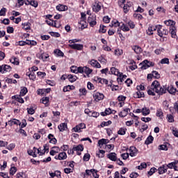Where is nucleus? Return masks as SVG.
<instances>
[{
  "mask_svg": "<svg viewBox=\"0 0 178 178\" xmlns=\"http://www.w3.org/2000/svg\"><path fill=\"white\" fill-rule=\"evenodd\" d=\"M26 92H29L27 88H26V87L21 88V90H20V93H19L21 97H24V95H26Z\"/></svg>",
  "mask_w": 178,
  "mask_h": 178,
  "instance_id": "ea45409f",
  "label": "nucleus"
},
{
  "mask_svg": "<svg viewBox=\"0 0 178 178\" xmlns=\"http://www.w3.org/2000/svg\"><path fill=\"white\" fill-rule=\"evenodd\" d=\"M130 8H131V2H128L123 7L124 13H128L129 11L130 10Z\"/></svg>",
  "mask_w": 178,
  "mask_h": 178,
  "instance_id": "393cba45",
  "label": "nucleus"
},
{
  "mask_svg": "<svg viewBox=\"0 0 178 178\" xmlns=\"http://www.w3.org/2000/svg\"><path fill=\"white\" fill-rule=\"evenodd\" d=\"M127 78V76L123 75V73H122L121 76H119V78L117 79L118 83H120V84H122L124 80Z\"/></svg>",
  "mask_w": 178,
  "mask_h": 178,
  "instance_id": "473e14b6",
  "label": "nucleus"
},
{
  "mask_svg": "<svg viewBox=\"0 0 178 178\" xmlns=\"http://www.w3.org/2000/svg\"><path fill=\"white\" fill-rule=\"evenodd\" d=\"M135 98H143L144 97V92L143 90H138L134 95Z\"/></svg>",
  "mask_w": 178,
  "mask_h": 178,
  "instance_id": "72a5a7b5",
  "label": "nucleus"
},
{
  "mask_svg": "<svg viewBox=\"0 0 178 178\" xmlns=\"http://www.w3.org/2000/svg\"><path fill=\"white\" fill-rule=\"evenodd\" d=\"M97 81L101 84H108V81L106 79L97 78Z\"/></svg>",
  "mask_w": 178,
  "mask_h": 178,
  "instance_id": "3c124183",
  "label": "nucleus"
},
{
  "mask_svg": "<svg viewBox=\"0 0 178 178\" xmlns=\"http://www.w3.org/2000/svg\"><path fill=\"white\" fill-rule=\"evenodd\" d=\"M88 22L89 23L90 27H94L97 24V16L95 15H90L88 18Z\"/></svg>",
  "mask_w": 178,
  "mask_h": 178,
  "instance_id": "f03ea898",
  "label": "nucleus"
},
{
  "mask_svg": "<svg viewBox=\"0 0 178 178\" xmlns=\"http://www.w3.org/2000/svg\"><path fill=\"white\" fill-rule=\"evenodd\" d=\"M111 72L112 74H115V76H118V77L122 76V73L119 72V70L116 69L115 67H111Z\"/></svg>",
  "mask_w": 178,
  "mask_h": 178,
  "instance_id": "4be33fe9",
  "label": "nucleus"
},
{
  "mask_svg": "<svg viewBox=\"0 0 178 178\" xmlns=\"http://www.w3.org/2000/svg\"><path fill=\"white\" fill-rule=\"evenodd\" d=\"M22 29L24 30H30V29H31L30 23L29 22H26V23L22 24Z\"/></svg>",
  "mask_w": 178,
  "mask_h": 178,
  "instance_id": "8fccbe9b",
  "label": "nucleus"
},
{
  "mask_svg": "<svg viewBox=\"0 0 178 178\" xmlns=\"http://www.w3.org/2000/svg\"><path fill=\"white\" fill-rule=\"evenodd\" d=\"M172 134L175 136V137H177L178 138V129L175 128L172 129Z\"/></svg>",
  "mask_w": 178,
  "mask_h": 178,
  "instance_id": "774afa93",
  "label": "nucleus"
},
{
  "mask_svg": "<svg viewBox=\"0 0 178 178\" xmlns=\"http://www.w3.org/2000/svg\"><path fill=\"white\" fill-rule=\"evenodd\" d=\"M67 158V155L66 154V152H63L60 153L58 156H55V159H58L59 161H64Z\"/></svg>",
  "mask_w": 178,
  "mask_h": 178,
  "instance_id": "f8f14e48",
  "label": "nucleus"
},
{
  "mask_svg": "<svg viewBox=\"0 0 178 178\" xmlns=\"http://www.w3.org/2000/svg\"><path fill=\"white\" fill-rule=\"evenodd\" d=\"M158 29V25L156 26H149L146 31V33L147 35H154V31H156Z\"/></svg>",
  "mask_w": 178,
  "mask_h": 178,
  "instance_id": "423d86ee",
  "label": "nucleus"
},
{
  "mask_svg": "<svg viewBox=\"0 0 178 178\" xmlns=\"http://www.w3.org/2000/svg\"><path fill=\"white\" fill-rule=\"evenodd\" d=\"M99 145L101 147V145H104L106 144V139H101L98 141Z\"/></svg>",
  "mask_w": 178,
  "mask_h": 178,
  "instance_id": "338daca9",
  "label": "nucleus"
},
{
  "mask_svg": "<svg viewBox=\"0 0 178 178\" xmlns=\"http://www.w3.org/2000/svg\"><path fill=\"white\" fill-rule=\"evenodd\" d=\"M116 111L115 110H111L110 108H106L104 112L101 113L102 116H106L108 115H111V113H115Z\"/></svg>",
  "mask_w": 178,
  "mask_h": 178,
  "instance_id": "dca6fc26",
  "label": "nucleus"
},
{
  "mask_svg": "<svg viewBox=\"0 0 178 178\" xmlns=\"http://www.w3.org/2000/svg\"><path fill=\"white\" fill-rule=\"evenodd\" d=\"M110 124H112V121L108 120L107 122H102L101 123V127H105V126H109Z\"/></svg>",
  "mask_w": 178,
  "mask_h": 178,
  "instance_id": "6e6d98bb",
  "label": "nucleus"
},
{
  "mask_svg": "<svg viewBox=\"0 0 178 178\" xmlns=\"http://www.w3.org/2000/svg\"><path fill=\"white\" fill-rule=\"evenodd\" d=\"M83 73H86L88 77L90 76V74L92 73V70L90 69L88 67H84Z\"/></svg>",
  "mask_w": 178,
  "mask_h": 178,
  "instance_id": "e433bc0d",
  "label": "nucleus"
},
{
  "mask_svg": "<svg viewBox=\"0 0 178 178\" xmlns=\"http://www.w3.org/2000/svg\"><path fill=\"white\" fill-rule=\"evenodd\" d=\"M86 129V124L81 123L78 125H76L75 127L73 128L74 131L75 133H80L81 131V129Z\"/></svg>",
  "mask_w": 178,
  "mask_h": 178,
  "instance_id": "1a4fd4ad",
  "label": "nucleus"
},
{
  "mask_svg": "<svg viewBox=\"0 0 178 178\" xmlns=\"http://www.w3.org/2000/svg\"><path fill=\"white\" fill-rule=\"evenodd\" d=\"M168 172V165H163L162 166L159 168V174L163 175V173H166Z\"/></svg>",
  "mask_w": 178,
  "mask_h": 178,
  "instance_id": "ddd939ff",
  "label": "nucleus"
},
{
  "mask_svg": "<svg viewBox=\"0 0 178 178\" xmlns=\"http://www.w3.org/2000/svg\"><path fill=\"white\" fill-rule=\"evenodd\" d=\"M107 158L110 159V161H118V157L116 156V153H110L108 154Z\"/></svg>",
  "mask_w": 178,
  "mask_h": 178,
  "instance_id": "412c9836",
  "label": "nucleus"
},
{
  "mask_svg": "<svg viewBox=\"0 0 178 178\" xmlns=\"http://www.w3.org/2000/svg\"><path fill=\"white\" fill-rule=\"evenodd\" d=\"M159 149L161 151H168V146L165 144L159 146Z\"/></svg>",
  "mask_w": 178,
  "mask_h": 178,
  "instance_id": "4d7b16f0",
  "label": "nucleus"
},
{
  "mask_svg": "<svg viewBox=\"0 0 178 178\" xmlns=\"http://www.w3.org/2000/svg\"><path fill=\"white\" fill-rule=\"evenodd\" d=\"M84 149V147H83L82 145H79L77 146H74L72 148V151H76V152H79L80 151V152H81V151H83Z\"/></svg>",
  "mask_w": 178,
  "mask_h": 178,
  "instance_id": "cd10ccee",
  "label": "nucleus"
},
{
  "mask_svg": "<svg viewBox=\"0 0 178 178\" xmlns=\"http://www.w3.org/2000/svg\"><path fill=\"white\" fill-rule=\"evenodd\" d=\"M153 77H155V79H161V74L156 71H153L152 72Z\"/></svg>",
  "mask_w": 178,
  "mask_h": 178,
  "instance_id": "13d9d810",
  "label": "nucleus"
},
{
  "mask_svg": "<svg viewBox=\"0 0 178 178\" xmlns=\"http://www.w3.org/2000/svg\"><path fill=\"white\" fill-rule=\"evenodd\" d=\"M156 115L157 116V118H159L160 119H163V111H162V109H161V108L157 109Z\"/></svg>",
  "mask_w": 178,
  "mask_h": 178,
  "instance_id": "4c0bfd02",
  "label": "nucleus"
},
{
  "mask_svg": "<svg viewBox=\"0 0 178 178\" xmlns=\"http://www.w3.org/2000/svg\"><path fill=\"white\" fill-rule=\"evenodd\" d=\"M58 129L59 131H65L67 130V124L66 123H61L60 125H58Z\"/></svg>",
  "mask_w": 178,
  "mask_h": 178,
  "instance_id": "b1692460",
  "label": "nucleus"
},
{
  "mask_svg": "<svg viewBox=\"0 0 178 178\" xmlns=\"http://www.w3.org/2000/svg\"><path fill=\"white\" fill-rule=\"evenodd\" d=\"M60 151V149L58 147L54 146L52 147V149L50 151L49 154L52 156L55 155V154H58Z\"/></svg>",
  "mask_w": 178,
  "mask_h": 178,
  "instance_id": "aec40b11",
  "label": "nucleus"
},
{
  "mask_svg": "<svg viewBox=\"0 0 178 178\" xmlns=\"http://www.w3.org/2000/svg\"><path fill=\"white\" fill-rule=\"evenodd\" d=\"M68 80L70 83H74L77 80V76L70 74L68 75Z\"/></svg>",
  "mask_w": 178,
  "mask_h": 178,
  "instance_id": "79ce46f5",
  "label": "nucleus"
},
{
  "mask_svg": "<svg viewBox=\"0 0 178 178\" xmlns=\"http://www.w3.org/2000/svg\"><path fill=\"white\" fill-rule=\"evenodd\" d=\"M120 29L124 32L130 31V28H129V26L124 23H122V25L120 26Z\"/></svg>",
  "mask_w": 178,
  "mask_h": 178,
  "instance_id": "c9c22d12",
  "label": "nucleus"
},
{
  "mask_svg": "<svg viewBox=\"0 0 178 178\" xmlns=\"http://www.w3.org/2000/svg\"><path fill=\"white\" fill-rule=\"evenodd\" d=\"M12 67L8 65H0V73H6L8 72H11Z\"/></svg>",
  "mask_w": 178,
  "mask_h": 178,
  "instance_id": "39448f33",
  "label": "nucleus"
},
{
  "mask_svg": "<svg viewBox=\"0 0 178 178\" xmlns=\"http://www.w3.org/2000/svg\"><path fill=\"white\" fill-rule=\"evenodd\" d=\"M167 119H168L169 123H173V122H175V118H173V115H167Z\"/></svg>",
  "mask_w": 178,
  "mask_h": 178,
  "instance_id": "680f3d73",
  "label": "nucleus"
},
{
  "mask_svg": "<svg viewBox=\"0 0 178 178\" xmlns=\"http://www.w3.org/2000/svg\"><path fill=\"white\" fill-rule=\"evenodd\" d=\"M167 90L169 92V94H172V95L176 94V88H175V87L172 86H168V88H166V91Z\"/></svg>",
  "mask_w": 178,
  "mask_h": 178,
  "instance_id": "c85d7f7f",
  "label": "nucleus"
},
{
  "mask_svg": "<svg viewBox=\"0 0 178 178\" xmlns=\"http://www.w3.org/2000/svg\"><path fill=\"white\" fill-rule=\"evenodd\" d=\"M56 9L57 10H58L59 12H65L66 10H67V7L65 5H63V4H58L56 6Z\"/></svg>",
  "mask_w": 178,
  "mask_h": 178,
  "instance_id": "a211bd4d",
  "label": "nucleus"
},
{
  "mask_svg": "<svg viewBox=\"0 0 178 178\" xmlns=\"http://www.w3.org/2000/svg\"><path fill=\"white\" fill-rule=\"evenodd\" d=\"M90 65H91V66H92L93 67H97V69H99V67H101V64H99V63H98V61L96 60H90Z\"/></svg>",
  "mask_w": 178,
  "mask_h": 178,
  "instance_id": "6ab92c4d",
  "label": "nucleus"
},
{
  "mask_svg": "<svg viewBox=\"0 0 178 178\" xmlns=\"http://www.w3.org/2000/svg\"><path fill=\"white\" fill-rule=\"evenodd\" d=\"M17 45H19L20 47H24V45H27V40L26 41H19L16 42Z\"/></svg>",
  "mask_w": 178,
  "mask_h": 178,
  "instance_id": "e2e57ef3",
  "label": "nucleus"
},
{
  "mask_svg": "<svg viewBox=\"0 0 178 178\" xmlns=\"http://www.w3.org/2000/svg\"><path fill=\"white\" fill-rule=\"evenodd\" d=\"M8 124L10 126H13V124H17V125L20 126L22 124V123L20 122V121L19 120L12 119L8 121Z\"/></svg>",
  "mask_w": 178,
  "mask_h": 178,
  "instance_id": "5701e85b",
  "label": "nucleus"
},
{
  "mask_svg": "<svg viewBox=\"0 0 178 178\" xmlns=\"http://www.w3.org/2000/svg\"><path fill=\"white\" fill-rule=\"evenodd\" d=\"M151 66H154V63L148 61V60H145L143 63L142 69L145 70V69H148Z\"/></svg>",
  "mask_w": 178,
  "mask_h": 178,
  "instance_id": "9d476101",
  "label": "nucleus"
},
{
  "mask_svg": "<svg viewBox=\"0 0 178 178\" xmlns=\"http://www.w3.org/2000/svg\"><path fill=\"white\" fill-rule=\"evenodd\" d=\"M159 63H161V65H169L170 62H169V58H164L163 59L161 60V61L159 62Z\"/></svg>",
  "mask_w": 178,
  "mask_h": 178,
  "instance_id": "49530a36",
  "label": "nucleus"
},
{
  "mask_svg": "<svg viewBox=\"0 0 178 178\" xmlns=\"http://www.w3.org/2000/svg\"><path fill=\"white\" fill-rule=\"evenodd\" d=\"M80 24V29H81V30H84V29L87 28V23H86V22H84V20H81L79 22Z\"/></svg>",
  "mask_w": 178,
  "mask_h": 178,
  "instance_id": "de8ad7c7",
  "label": "nucleus"
},
{
  "mask_svg": "<svg viewBox=\"0 0 178 178\" xmlns=\"http://www.w3.org/2000/svg\"><path fill=\"white\" fill-rule=\"evenodd\" d=\"M97 156H98V158H104V156H105V152L104 150H99L97 153Z\"/></svg>",
  "mask_w": 178,
  "mask_h": 178,
  "instance_id": "09e8293b",
  "label": "nucleus"
},
{
  "mask_svg": "<svg viewBox=\"0 0 178 178\" xmlns=\"http://www.w3.org/2000/svg\"><path fill=\"white\" fill-rule=\"evenodd\" d=\"M24 4L26 6L31 5L33 8H38V1L35 0H25Z\"/></svg>",
  "mask_w": 178,
  "mask_h": 178,
  "instance_id": "0eeeda50",
  "label": "nucleus"
},
{
  "mask_svg": "<svg viewBox=\"0 0 178 178\" xmlns=\"http://www.w3.org/2000/svg\"><path fill=\"white\" fill-rule=\"evenodd\" d=\"M155 92H156L158 95H163V94H166V88L161 86L158 81H154L152 83L150 88L147 90V94L154 96Z\"/></svg>",
  "mask_w": 178,
  "mask_h": 178,
  "instance_id": "f257e3e1",
  "label": "nucleus"
},
{
  "mask_svg": "<svg viewBox=\"0 0 178 178\" xmlns=\"http://www.w3.org/2000/svg\"><path fill=\"white\" fill-rule=\"evenodd\" d=\"M118 134L120 136H124V134H126V129L120 128L118 131Z\"/></svg>",
  "mask_w": 178,
  "mask_h": 178,
  "instance_id": "603ef678",
  "label": "nucleus"
},
{
  "mask_svg": "<svg viewBox=\"0 0 178 178\" xmlns=\"http://www.w3.org/2000/svg\"><path fill=\"white\" fill-rule=\"evenodd\" d=\"M164 24H165V26H170V27H175V25L176 24V22L172 19H168L164 22Z\"/></svg>",
  "mask_w": 178,
  "mask_h": 178,
  "instance_id": "a878e982",
  "label": "nucleus"
},
{
  "mask_svg": "<svg viewBox=\"0 0 178 178\" xmlns=\"http://www.w3.org/2000/svg\"><path fill=\"white\" fill-rule=\"evenodd\" d=\"M132 49L134 51L136 54H141V47L139 46H134Z\"/></svg>",
  "mask_w": 178,
  "mask_h": 178,
  "instance_id": "c03bdc74",
  "label": "nucleus"
},
{
  "mask_svg": "<svg viewBox=\"0 0 178 178\" xmlns=\"http://www.w3.org/2000/svg\"><path fill=\"white\" fill-rule=\"evenodd\" d=\"M26 111L29 115H34V113H35V111L33 108H27Z\"/></svg>",
  "mask_w": 178,
  "mask_h": 178,
  "instance_id": "0e129e2a",
  "label": "nucleus"
},
{
  "mask_svg": "<svg viewBox=\"0 0 178 178\" xmlns=\"http://www.w3.org/2000/svg\"><path fill=\"white\" fill-rule=\"evenodd\" d=\"M41 102L42 104H44V105H45V106H49V97H43L41 99Z\"/></svg>",
  "mask_w": 178,
  "mask_h": 178,
  "instance_id": "2f4dec72",
  "label": "nucleus"
},
{
  "mask_svg": "<svg viewBox=\"0 0 178 178\" xmlns=\"http://www.w3.org/2000/svg\"><path fill=\"white\" fill-rule=\"evenodd\" d=\"M48 58H49V55H48V54H42L40 56V59H42V60L44 62H45V60H47V59H48Z\"/></svg>",
  "mask_w": 178,
  "mask_h": 178,
  "instance_id": "5fc2aeb1",
  "label": "nucleus"
},
{
  "mask_svg": "<svg viewBox=\"0 0 178 178\" xmlns=\"http://www.w3.org/2000/svg\"><path fill=\"white\" fill-rule=\"evenodd\" d=\"M10 62L13 63V65H19V58H16L15 56H13L10 58Z\"/></svg>",
  "mask_w": 178,
  "mask_h": 178,
  "instance_id": "bb28decb",
  "label": "nucleus"
},
{
  "mask_svg": "<svg viewBox=\"0 0 178 178\" xmlns=\"http://www.w3.org/2000/svg\"><path fill=\"white\" fill-rule=\"evenodd\" d=\"M129 112H130V108H124L123 111L119 113L120 118H126V115L129 114Z\"/></svg>",
  "mask_w": 178,
  "mask_h": 178,
  "instance_id": "4468645a",
  "label": "nucleus"
},
{
  "mask_svg": "<svg viewBox=\"0 0 178 178\" xmlns=\"http://www.w3.org/2000/svg\"><path fill=\"white\" fill-rule=\"evenodd\" d=\"M170 33L171 34L172 38H176V37H177V34H176L175 26H170Z\"/></svg>",
  "mask_w": 178,
  "mask_h": 178,
  "instance_id": "f3484780",
  "label": "nucleus"
},
{
  "mask_svg": "<svg viewBox=\"0 0 178 178\" xmlns=\"http://www.w3.org/2000/svg\"><path fill=\"white\" fill-rule=\"evenodd\" d=\"M26 75L29 77L30 80H35V74L34 72H28Z\"/></svg>",
  "mask_w": 178,
  "mask_h": 178,
  "instance_id": "58836bf2",
  "label": "nucleus"
},
{
  "mask_svg": "<svg viewBox=\"0 0 178 178\" xmlns=\"http://www.w3.org/2000/svg\"><path fill=\"white\" fill-rule=\"evenodd\" d=\"M104 97L105 96L104 95V94L98 92H95L93 94V98L95 101H96V102H99V101H102V99H104Z\"/></svg>",
  "mask_w": 178,
  "mask_h": 178,
  "instance_id": "20e7f679",
  "label": "nucleus"
},
{
  "mask_svg": "<svg viewBox=\"0 0 178 178\" xmlns=\"http://www.w3.org/2000/svg\"><path fill=\"white\" fill-rule=\"evenodd\" d=\"M98 171H97V170L95 169H91V170H86V175H88V176H92L94 178H98L99 177V175H98L97 173Z\"/></svg>",
  "mask_w": 178,
  "mask_h": 178,
  "instance_id": "7ed1b4c3",
  "label": "nucleus"
},
{
  "mask_svg": "<svg viewBox=\"0 0 178 178\" xmlns=\"http://www.w3.org/2000/svg\"><path fill=\"white\" fill-rule=\"evenodd\" d=\"M152 141H154V136L150 135L147 138L146 140L145 141V144L146 145H149V144H152Z\"/></svg>",
  "mask_w": 178,
  "mask_h": 178,
  "instance_id": "c756f323",
  "label": "nucleus"
},
{
  "mask_svg": "<svg viewBox=\"0 0 178 178\" xmlns=\"http://www.w3.org/2000/svg\"><path fill=\"white\" fill-rule=\"evenodd\" d=\"M177 164H178V161H176L170 163L168 165H165V166H167V169L168 168H169L170 169H173V167Z\"/></svg>",
  "mask_w": 178,
  "mask_h": 178,
  "instance_id": "37998d69",
  "label": "nucleus"
},
{
  "mask_svg": "<svg viewBox=\"0 0 178 178\" xmlns=\"http://www.w3.org/2000/svg\"><path fill=\"white\" fill-rule=\"evenodd\" d=\"M110 26L111 27H120V23L118 20H116L113 22L112 24Z\"/></svg>",
  "mask_w": 178,
  "mask_h": 178,
  "instance_id": "052dcab7",
  "label": "nucleus"
},
{
  "mask_svg": "<svg viewBox=\"0 0 178 178\" xmlns=\"http://www.w3.org/2000/svg\"><path fill=\"white\" fill-rule=\"evenodd\" d=\"M147 168V163L145 162H143L140 163V165L136 167V169H138V170H143V169H145Z\"/></svg>",
  "mask_w": 178,
  "mask_h": 178,
  "instance_id": "a18cd8bd",
  "label": "nucleus"
},
{
  "mask_svg": "<svg viewBox=\"0 0 178 178\" xmlns=\"http://www.w3.org/2000/svg\"><path fill=\"white\" fill-rule=\"evenodd\" d=\"M16 172H17V168H16V167H11L10 169V175L11 176H13L15 175V173H16Z\"/></svg>",
  "mask_w": 178,
  "mask_h": 178,
  "instance_id": "864d4df0",
  "label": "nucleus"
},
{
  "mask_svg": "<svg viewBox=\"0 0 178 178\" xmlns=\"http://www.w3.org/2000/svg\"><path fill=\"white\" fill-rule=\"evenodd\" d=\"M12 98L13 99H16L17 102H19V104H24V99H23V98H22V97L20 96L15 95V96H13Z\"/></svg>",
  "mask_w": 178,
  "mask_h": 178,
  "instance_id": "7c9ffc66",
  "label": "nucleus"
},
{
  "mask_svg": "<svg viewBox=\"0 0 178 178\" xmlns=\"http://www.w3.org/2000/svg\"><path fill=\"white\" fill-rule=\"evenodd\" d=\"M150 111L149 108H147V107H144L142 108V115L143 116H147L148 115H149Z\"/></svg>",
  "mask_w": 178,
  "mask_h": 178,
  "instance_id": "f704fd0d",
  "label": "nucleus"
},
{
  "mask_svg": "<svg viewBox=\"0 0 178 178\" xmlns=\"http://www.w3.org/2000/svg\"><path fill=\"white\" fill-rule=\"evenodd\" d=\"M69 47L70 48H72V49H76L77 51H83V48H84V46L83 44L76 43L69 44Z\"/></svg>",
  "mask_w": 178,
  "mask_h": 178,
  "instance_id": "6e6552de",
  "label": "nucleus"
},
{
  "mask_svg": "<svg viewBox=\"0 0 178 178\" xmlns=\"http://www.w3.org/2000/svg\"><path fill=\"white\" fill-rule=\"evenodd\" d=\"M129 151L130 156H136L138 152V150H137V148L134 146L130 147Z\"/></svg>",
  "mask_w": 178,
  "mask_h": 178,
  "instance_id": "9b49d317",
  "label": "nucleus"
},
{
  "mask_svg": "<svg viewBox=\"0 0 178 178\" xmlns=\"http://www.w3.org/2000/svg\"><path fill=\"white\" fill-rule=\"evenodd\" d=\"M105 27L106 26L104 25H100L99 32L102 33L103 34L106 33V29H105Z\"/></svg>",
  "mask_w": 178,
  "mask_h": 178,
  "instance_id": "bf43d9fd",
  "label": "nucleus"
},
{
  "mask_svg": "<svg viewBox=\"0 0 178 178\" xmlns=\"http://www.w3.org/2000/svg\"><path fill=\"white\" fill-rule=\"evenodd\" d=\"M93 12H95L97 13V12H99L101 10V6L99 5V3L98 1H95L93 6H92Z\"/></svg>",
  "mask_w": 178,
  "mask_h": 178,
  "instance_id": "2eb2a0df",
  "label": "nucleus"
},
{
  "mask_svg": "<svg viewBox=\"0 0 178 178\" xmlns=\"http://www.w3.org/2000/svg\"><path fill=\"white\" fill-rule=\"evenodd\" d=\"M54 54L57 55V56H63L64 54L62 52V51L59 49L54 50Z\"/></svg>",
  "mask_w": 178,
  "mask_h": 178,
  "instance_id": "69168bd1",
  "label": "nucleus"
},
{
  "mask_svg": "<svg viewBox=\"0 0 178 178\" xmlns=\"http://www.w3.org/2000/svg\"><path fill=\"white\" fill-rule=\"evenodd\" d=\"M157 34L161 38L163 37V36L162 26H161V25H158V27H157Z\"/></svg>",
  "mask_w": 178,
  "mask_h": 178,
  "instance_id": "a19ab883",
  "label": "nucleus"
}]
</instances>
